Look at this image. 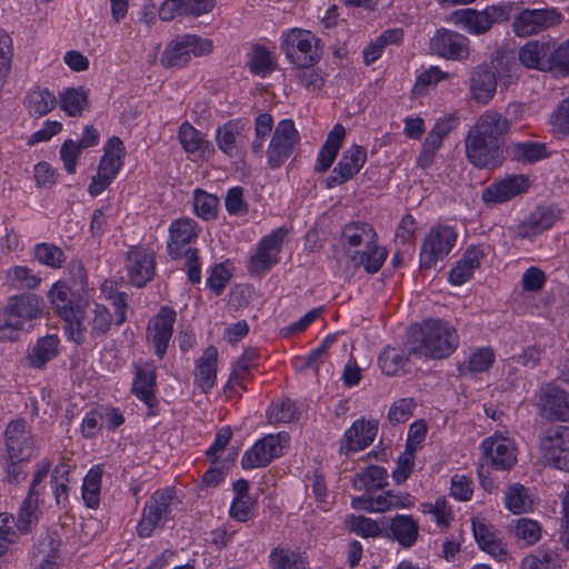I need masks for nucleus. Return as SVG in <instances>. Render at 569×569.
<instances>
[{"mask_svg": "<svg viewBox=\"0 0 569 569\" xmlns=\"http://www.w3.org/2000/svg\"><path fill=\"white\" fill-rule=\"evenodd\" d=\"M458 126L459 117L456 113H445L438 117L429 131V152L439 150L443 141Z\"/></svg>", "mask_w": 569, "mask_h": 569, "instance_id": "nucleus-38", "label": "nucleus"}, {"mask_svg": "<svg viewBox=\"0 0 569 569\" xmlns=\"http://www.w3.org/2000/svg\"><path fill=\"white\" fill-rule=\"evenodd\" d=\"M510 154L512 160L523 164L536 163L549 157L546 143L531 140L513 142L510 147Z\"/></svg>", "mask_w": 569, "mask_h": 569, "instance_id": "nucleus-36", "label": "nucleus"}, {"mask_svg": "<svg viewBox=\"0 0 569 569\" xmlns=\"http://www.w3.org/2000/svg\"><path fill=\"white\" fill-rule=\"evenodd\" d=\"M378 422L376 420L358 419L347 429L341 440L340 452L348 455L350 451H359L370 446L377 435Z\"/></svg>", "mask_w": 569, "mask_h": 569, "instance_id": "nucleus-21", "label": "nucleus"}, {"mask_svg": "<svg viewBox=\"0 0 569 569\" xmlns=\"http://www.w3.org/2000/svg\"><path fill=\"white\" fill-rule=\"evenodd\" d=\"M348 526L350 531L357 532L365 538H376L382 532L375 520L365 516H350L348 519Z\"/></svg>", "mask_w": 569, "mask_h": 569, "instance_id": "nucleus-58", "label": "nucleus"}, {"mask_svg": "<svg viewBox=\"0 0 569 569\" xmlns=\"http://www.w3.org/2000/svg\"><path fill=\"white\" fill-rule=\"evenodd\" d=\"M82 149L71 139L66 140L60 148V158L68 173L76 172L79 156Z\"/></svg>", "mask_w": 569, "mask_h": 569, "instance_id": "nucleus-63", "label": "nucleus"}, {"mask_svg": "<svg viewBox=\"0 0 569 569\" xmlns=\"http://www.w3.org/2000/svg\"><path fill=\"white\" fill-rule=\"evenodd\" d=\"M4 436L8 459L30 460L34 452V441L24 419L11 421Z\"/></svg>", "mask_w": 569, "mask_h": 569, "instance_id": "nucleus-17", "label": "nucleus"}, {"mask_svg": "<svg viewBox=\"0 0 569 569\" xmlns=\"http://www.w3.org/2000/svg\"><path fill=\"white\" fill-rule=\"evenodd\" d=\"M102 470L100 467L91 468L83 479L82 497L89 508L99 506V493L101 487Z\"/></svg>", "mask_w": 569, "mask_h": 569, "instance_id": "nucleus-49", "label": "nucleus"}, {"mask_svg": "<svg viewBox=\"0 0 569 569\" xmlns=\"http://www.w3.org/2000/svg\"><path fill=\"white\" fill-rule=\"evenodd\" d=\"M506 507L513 513L519 515L530 509L531 500L526 488L520 483L509 487L505 497Z\"/></svg>", "mask_w": 569, "mask_h": 569, "instance_id": "nucleus-52", "label": "nucleus"}, {"mask_svg": "<svg viewBox=\"0 0 569 569\" xmlns=\"http://www.w3.org/2000/svg\"><path fill=\"white\" fill-rule=\"evenodd\" d=\"M562 21V16L553 8L523 9L513 19L516 36L527 38L545 31Z\"/></svg>", "mask_w": 569, "mask_h": 569, "instance_id": "nucleus-8", "label": "nucleus"}, {"mask_svg": "<svg viewBox=\"0 0 569 569\" xmlns=\"http://www.w3.org/2000/svg\"><path fill=\"white\" fill-rule=\"evenodd\" d=\"M219 198L208 193L201 189L194 190L193 210L198 217L204 220L214 219L217 217Z\"/></svg>", "mask_w": 569, "mask_h": 569, "instance_id": "nucleus-50", "label": "nucleus"}, {"mask_svg": "<svg viewBox=\"0 0 569 569\" xmlns=\"http://www.w3.org/2000/svg\"><path fill=\"white\" fill-rule=\"evenodd\" d=\"M112 316L110 311L102 305H96L93 309V316L90 318L84 325L82 321V335L88 330L91 338H98L104 336L111 326ZM84 341V337L82 336V343Z\"/></svg>", "mask_w": 569, "mask_h": 569, "instance_id": "nucleus-46", "label": "nucleus"}, {"mask_svg": "<svg viewBox=\"0 0 569 569\" xmlns=\"http://www.w3.org/2000/svg\"><path fill=\"white\" fill-rule=\"evenodd\" d=\"M419 536L418 522L410 516H396L391 519L387 537L396 540L401 547L410 548Z\"/></svg>", "mask_w": 569, "mask_h": 569, "instance_id": "nucleus-30", "label": "nucleus"}, {"mask_svg": "<svg viewBox=\"0 0 569 569\" xmlns=\"http://www.w3.org/2000/svg\"><path fill=\"white\" fill-rule=\"evenodd\" d=\"M60 339L57 335H47L39 338L26 356L28 367L42 369L59 355Z\"/></svg>", "mask_w": 569, "mask_h": 569, "instance_id": "nucleus-29", "label": "nucleus"}, {"mask_svg": "<svg viewBox=\"0 0 569 569\" xmlns=\"http://www.w3.org/2000/svg\"><path fill=\"white\" fill-rule=\"evenodd\" d=\"M495 361V352L491 348H479L468 359L467 368L471 373L487 371Z\"/></svg>", "mask_w": 569, "mask_h": 569, "instance_id": "nucleus-57", "label": "nucleus"}, {"mask_svg": "<svg viewBox=\"0 0 569 569\" xmlns=\"http://www.w3.org/2000/svg\"><path fill=\"white\" fill-rule=\"evenodd\" d=\"M213 49L212 41L197 34H183L172 40L162 53L160 62L166 68H182L191 56L209 54Z\"/></svg>", "mask_w": 569, "mask_h": 569, "instance_id": "nucleus-4", "label": "nucleus"}, {"mask_svg": "<svg viewBox=\"0 0 569 569\" xmlns=\"http://www.w3.org/2000/svg\"><path fill=\"white\" fill-rule=\"evenodd\" d=\"M507 132L508 124L502 119V114L496 110H487L480 116L468 133L502 144L501 139Z\"/></svg>", "mask_w": 569, "mask_h": 569, "instance_id": "nucleus-27", "label": "nucleus"}, {"mask_svg": "<svg viewBox=\"0 0 569 569\" xmlns=\"http://www.w3.org/2000/svg\"><path fill=\"white\" fill-rule=\"evenodd\" d=\"M346 137V129L342 124L337 123L329 132L326 142L318 154L315 170L317 172H326L333 163Z\"/></svg>", "mask_w": 569, "mask_h": 569, "instance_id": "nucleus-31", "label": "nucleus"}, {"mask_svg": "<svg viewBox=\"0 0 569 569\" xmlns=\"http://www.w3.org/2000/svg\"><path fill=\"white\" fill-rule=\"evenodd\" d=\"M156 371L153 368L139 367L132 385V393L142 400L149 408H153L158 401L154 396Z\"/></svg>", "mask_w": 569, "mask_h": 569, "instance_id": "nucleus-34", "label": "nucleus"}, {"mask_svg": "<svg viewBox=\"0 0 569 569\" xmlns=\"http://www.w3.org/2000/svg\"><path fill=\"white\" fill-rule=\"evenodd\" d=\"M23 330V323L20 319H12L4 317L0 312V341L2 342H14L20 339Z\"/></svg>", "mask_w": 569, "mask_h": 569, "instance_id": "nucleus-59", "label": "nucleus"}, {"mask_svg": "<svg viewBox=\"0 0 569 569\" xmlns=\"http://www.w3.org/2000/svg\"><path fill=\"white\" fill-rule=\"evenodd\" d=\"M289 435L279 432L277 435H267L258 440L241 459L243 469H253L268 466L274 458L282 453V448L288 443Z\"/></svg>", "mask_w": 569, "mask_h": 569, "instance_id": "nucleus-10", "label": "nucleus"}, {"mask_svg": "<svg viewBox=\"0 0 569 569\" xmlns=\"http://www.w3.org/2000/svg\"><path fill=\"white\" fill-rule=\"evenodd\" d=\"M176 497L173 488L167 487L154 491L147 500L142 518L137 526L138 536L149 538L158 527H163L169 519L171 505Z\"/></svg>", "mask_w": 569, "mask_h": 569, "instance_id": "nucleus-5", "label": "nucleus"}, {"mask_svg": "<svg viewBox=\"0 0 569 569\" xmlns=\"http://www.w3.org/2000/svg\"><path fill=\"white\" fill-rule=\"evenodd\" d=\"M319 39L310 31L291 29L281 43L287 59L298 68H311L320 59Z\"/></svg>", "mask_w": 569, "mask_h": 569, "instance_id": "nucleus-2", "label": "nucleus"}, {"mask_svg": "<svg viewBox=\"0 0 569 569\" xmlns=\"http://www.w3.org/2000/svg\"><path fill=\"white\" fill-rule=\"evenodd\" d=\"M518 4L510 1H501L487 6L482 10L472 8L459 9L450 14V21L472 36H482L491 30L495 24L508 21Z\"/></svg>", "mask_w": 569, "mask_h": 569, "instance_id": "nucleus-1", "label": "nucleus"}, {"mask_svg": "<svg viewBox=\"0 0 569 569\" xmlns=\"http://www.w3.org/2000/svg\"><path fill=\"white\" fill-rule=\"evenodd\" d=\"M387 478L388 472L385 468L371 465L356 475L353 486L358 490L363 489L370 493L386 487Z\"/></svg>", "mask_w": 569, "mask_h": 569, "instance_id": "nucleus-39", "label": "nucleus"}, {"mask_svg": "<svg viewBox=\"0 0 569 569\" xmlns=\"http://www.w3.org/2000/svg\"><path fill=\"white\" fill-rule=\"evenodd\" d=\"M127 269L130 282L142 288L150 282L156 272V256L142 247H131L127 252Z\"/></svg>", "mask_w": 569, "mask_h": 569, "instance_id": "nucleus-16", "label": "nucleus"}, {"mask_svg": "<svg viewBox=\"0 0 569 569\" xmlns=\"http://www.w3.org/2000/svg\"><path fill=\"white\" fill-rule=\"evenodd\" d=\"M177 313L170 307H162L148 327L147 339L152 343L154 353L162 359L167 352L173 332Z\"/></svg>", "mask_w": 569, "mask_h": 569, "instance_id": "nucleus-19", "label": "nucleus"}, {"mask_svg": "<svg viewBox=\"0 0 569 569\" xmlns=\"http://www.w3.org/2000/svg\"><path fill=\"white\" fill-rule=\"evenodd\" d=\"M481 448L487 461L497 470H509L517 462L516 447L508 438H488Z\"/></svg>", "mask_w": 569, "mask_h": 569, "instance_id": "nucleus-22", "label": "nucleus"}, {"mask_svg": "<svg viewBox=\"0 0 569 569\" xmlns=\"http://www.w3.org/2000/svg\"><path fill=\"white\" fill-rule=\"evenodd\" d=\"M430 49L442 58L462 61L470 54L469 39L458 32L440 29L429 41Z\"/></svg>", "mask_w": 569, "mask_h": 569, "instance_id": "nucleus-15", "label": "nucleus"}, {"mask_svg": "<svg viewBox=\"0 0 569 569\" xmlns=\"http://www.w3.org/2000/svg\"><path fill=\"white\" fill-rule=\"evenodd\" d=\"M169 231L168 253L172 259H179L188 249L186 247L197 237L196 222L189 218L179 219L171 223Z\"/></svg>", "mask_w": 569, "mask_h": 569, "instance_id": "nucleus-26", "label": "nucleus"}, {"mask_svg": "<svg viewBox=\"0 0 569 569\" xmlns=\"http://www.w3.org/2000/svg\"><path fill=\"white\" fill-rule=\"evenodd\" d=\"M466 154L470 163L479 169H496L505 160L502 144L468 133L465 141Z\"/></svg>", "mask_w": 569, "mask_h": 569, "instance_id": "nucleus-11", "label": "nucleus"}, {"mask_svg": "<svg viewBox=\"0 0 569 569\" xmlns=\"http://www.w3.org/2000/svg\"><path fill=\"white\" fill-rule=\"evenodd\" d=\"M549 42L529 41L519 51L520 62L532 69H548L550 60Z\"/></svg>", "mask_w": 569, "mask_h": 569, "instance_id": "nucleus-33", "label": "nucleus"}, {"mask_svg": "<svg viewBox=\"0 0 569 569\" xmlns=\"http://www.w3.org/2000/svg\"><path fill=\"white\" fill-rule=\"evenodd\" d=\"M457 232L450 226L438 224L429 230V269L443 261L457 242Z\"/></svg>", "mask_w": 569, "mask_h": 569, "instance_id": "nucleus-25", "label": "nucleus"}, {"mask_svg": "<svg viewBox=\"0 0 569 569\" xmlns=\"http://www.w3.org/2000/svg\"><path fill=\"white\" fill-rule=\"evenodd\" d=\"M352 507L368 512H385L392 508H407L412 505L409 495H395L392 491L373 496L372 492L352 499Z\"/></svg>", "mask_w": 569, "mask_h": 569, "instance_id": "nucleus-24", "label": "nucleus"}, {"mask_svg": "<svg viewBox=\"0 0 569 569\" xmlns=\"http://www.w3.org/2000/svg\"><path fill=\"white\" fill-rule=\"evenodd\" d=\"M179 141L187 152H196L202 149L204 143L202 133L189 122H183L179 129Z\"/></svg>", "mask_w": 569, "mask_h": 569, "instance_id": "nucleus-54", "label": "nucleus"}, {"mask_svg": "<svg viewBox=\"0 0 569 569\" xmlns=\"http://www.w3.org/2000/svg\"><path fill=\"white\" fill-rule=\"evenodd\" d=\"M459 345L456 328L440 318L429 317V359L441 360L451 356Z\"/></svg>", "mask_w": 569, "mask_h": 569, "instance_id": "nucleus-12", "label": "nucleus"}, {"mask_svg": "<svg viewBox=\"0 0 569 569\" xmlns=\"http://www.w3.org/2000/svg\"><path fill=\"white\" fill-rule=\"evenodd\" d=\"M472 532L478 546H486L491 541L498 539L496 530L486 519L472 518L471 520Z\"/></svg>", "mask_w": 569, "mask_h": 569, "instance_id": "nucleus-61", "label": "nucleus"}, {"mask_svg": "<svg viewBox=\"0 0 569 569\" xmlns=\"http://www.w3.org/2000/svg\"><path fill=\"white\" fill-rule=\"evenodd\" d=\"M69 293L70 288L66 283L57 282L51 287L49 298L56 306L59 315L64 319L72 340L80 343L82 341V328L86 329L82 326L83 311L80 306H73Z\"/></svg>", "mask_w": 569, "mask_h": 569, "instance_id": "nucleus-9", "label": "nucleus"}, {"mask_svg": "<svg viewBox=\"0 0 569 569\" xmlns=\"http://www.w3.org/2000/svg\"><path fill=\"white\" fill-rule=\"evenodd\" d=\"M40 311V299L33 293H23L9 298L7 305L1 310L4 317L20 319L23 325L27 320L37 318Z\"/></svg>", "mask_w": 569, "mask_h": 569, "instance_id": "nucleus-28", "label": "nucleus"}, {"mask_svg": "<svg viewBox=\"0 0 569 569\" xmlns=\"http://www.w3.org/2000/svg\"><path fill=\"white\" fill-rule=\"evenodd\" d=\"M69 472L70 468L67 463H59L53 469L51 475V486L56 498V503L59 507H66V501L68 500Z\"/></svg>", "mask_w": 569, "mask_h": 569, "instance_id": "nucleus-51", "label": "nucleus"}, {"mask_svg": "<svg viewBox=\"0 0 569 569\" xmlns=\"http://www.w3.org/2000/svg\"><path fill=\"white\" fill-rule=\"evenodd\" d=\"M56 96L48 89L34 90L27 96L29 113L34 117H42L54 109L57 104Z\"/></svg>", "mask_w": 569, "mask_h": 569, "instance_id": "nucleus-47", "label": "nucleus"}, {"mask_svg": "<svg viewBox=\"0 0 569 569\" xmlns=\"http://www.w3.org/2000/svg\"><path fill=\"white\" fill-rule=\"evenodd\" d=\"M345 243L350 247H359L361 243L370 246L377 240L373 227L367 222L355 221L347 223L341 232Z\"/></svg>", "mask_w": 569, "mask_h": 569, "instance_id": "nucleus-42", "label": "nucleus"}, {"mask_svg": "<svg viewBox=\"0 0 569 569\" xmlns=\"http://www.w3.org/2000/svg\"><path fill=\"white\" fill-rule=\"evenodd\" d=\"M34 259L52 269H59L66 261V254L62 249L53 243H38L33 248Z\"/></svg>", "mask_w": 569, "mask_h": 569, "instance_id": "nucleus-48", "label": "nucleus"}, {"mask_svg": "<svg viewBox=\"0 0 569 569\" xmlns=\"http://www.w3.org/2000/svg\"><path fill=\"white\" fill-rule=\"evenodd\" d=\"M412 359H408V353L403 349L395 347H386L378 358V363L381 371L387 376H398L400 372H406V366Z\"/></svg>", "mask_w": 569, "mask_h": 569, "instance_id": "nucleus-41", "label": "nucleus"}, {"mask_svg": "<svg viewBox=\"0 0 569 569\" xmlns=\"http://www.w3.org/2000/svg\"><path fill=\"white\" fill-rule=\"evenodd\" d=\"M248 64L250 71L254 74L264 76L273 70L270 52L260 44L252 47V53Z\"/></svg>", "mask_w": 569, "mask_h": 569, "instance_id": "nucleus-55", "label": "nucleus"}, {"mask_svg": "<svg viewBox=\"0 0 569 569\" xmlns=\"http://www.w3.org/2000/svg\"><path fill=\"white\" fill-rule=\"evenodd\" d=\"M403 351L408 359H421L427 357V320L412 323L406 333Z\"/></svg>", "mask_w": 569, "mask_h": 569, "instance_id": "nucleus-35", "label": "nucleus"}, {"mask_svg": "<svg viewBox=\"0 0 569 569\" xmlns=\"http://www.w3.org/2000/svg\"><path fill=\"white\" fill-rule=\"evenodd\" d=\"M551 132L558 137H569V98L563 99L549 117Z\"/></svg>", "mask_w": 569, "mask_h": 569, "instance_id": "nucleus-53", "label": "nucleus"}, {"mask_svg": "<svg viewBox=\"0 0 569 569\" xmlns=\"http://www.w3.org/2000/svg\"><path fill=\"white\" fill-rule=\"evenodd\" d=\"M548 69L561 74H569V39L557 48L551 44Z\"/></svg>", "mask_w": 569, "mask_h": 569, "instance_id": "nucleus-56", "label": "nucleus"}, {"mask_svg": "<svg viewBox=\"0 0 569 569\" xmlns=\"http://www.w3.org/2000/svg\"><path fill=\"white\" fill-rule=\"evenodd\" d=\"M558 553L550 548H538L523 558L521 569H559Z\"/></svg>", "mask_w": 569, "mask_h": 569, "instance_id": "nucleus-44", "label": "nucleus"}, {"mask_svg": "<svg viewBox=\"0 0 569 569\" xmlns=\"http://www.w3.org/2000/svg\"><path fill=\"white\" fill-rule=\"evenodd\" d=\"M537 407L547 421H569V393L556 385H547L541 390Z\"/></svg>", "mask_w": 569, "mask_h": 569, "instance_id": "nucleus-14", "label": "nucleus"}, {"mask_svg": "<svg viewBox=\"0 0 569 569\" xmlns=\"http://www.w3.org/2000/svg\"><path fill=\"white\" fill-rule=\"evenodd\" d=\"M529 186L527 176L509 174L485 188L481 198L486 203H502L526 192Z\"/></svg>", "mask_w": 569, "mask_h": 569, "instance_id": "nucleus-20", "label": "nucleus"}, {"mask_svg": "<svg viewBox=\"0 0 569 569\" xmlns=\"http://www.w3.org/2000/svg\"><path fill=\"white\" fill-rule=\"evenodd\" d=\"M497 90V76L492 67L483 63L475 67L469 78L471 98L479 104H487Z\"/></svg>", "mask_w": 569, "mask_h": 569, "instance_id": "nucleus-23", "label": "nucleus"}, {"mask_svg": "<svg viewBox=\"0 0 569 569\" xmlns=\"http://www.w3.org/2000/svg\"><path fill=\"white\" fill-rule=\"evenodd\" d=\"M271 561L278 569H302V561L299 560L298 556L292 552H288L283 549H274L271 552Z\"/></svg>", "mask_w": 569, "mask_h": 569, "instance_id": "nucleus-64", "label": "nucleus"}, {"mask_svg": "<svg viewBox=\"0 0 569 569\" xmlns=\"http://www.w3.org/2000/svg\"><path fill=\"white\" fill-rule=\"evenodd\" d=\"M367 161V150L361 146H352L343 151L337 166L326 180L327 188L343 184L353 178Z\"/></svg>", "mask_w": 569, "mask_h": 569, "instance_id": "nucleus-18", "label": "nucleus"}, {"mask_svg": "<svg viewBox=\"0 0 569 569\" xmlns=\"http://www.w3.org/2000/svg\"><path fill=\"white\" fill-rule=\"evenodd\" d=\"M387 250L377 244V240L370 246H366L363 251H355L351 261L355 266H363L368 273H376L383 264L387 258Z\"/></svg>", "mask_w": 569, "mask_h": 569, "instance_id": "nucleus-40", "label": "nucleus"}, {"mask_svg": "<svg viewBox=\"0 0 569 569\" xmlns=\"http://www.w3.org/2000/svg\"><path fill=\"white\" fill-rule=\"evenodd\" d=\"M59 104L69 117H79L88 106V93L83 87L67 88L59 93Z\"/></svg>", "mask_w": 569, "mask_h": 569, "instance_id": "nucleus-43", "label": "nucleus"}, {"mask_svg": "<svg viewBox=\"0 0 569 569\" xmlns=\"http://www.w3.org/2000/svg\"><path fill=\"white\" fill-rule=\"evenodd\" d=\"M246 123L241 119L229 120L216 131L218 148L229 157L237 154V137L244 130Z\"/></svg>", "mask_w": 569, "mask_h": 569, "instance_id": "nucleus-37", "label": "nucleus"}, {"mask_svg": "<svg viewBox=\"0 0 569 569\" xmlns=\"http://www.w3.org/2000/svg\"><path fill=\"white\" fill-rule=\"evenodd\" d=\"M300 142V134L291 119L279 121L272 132L267 150V162L271 169L281 167Z\"/></svg>", "mask_w": 569, "mask_h": 569, "instance_id": "nucleus-7", "label": "nucleus"}, {"mask_svg": "<svg viewBox=\"0 0 569 569\" xmlns=\"http://www.w3.org/2000/svg\"><path fill=\"white\" fill-rule=\"evenodd\" d=\"M557 216L555 211L550 208L540 207L532 211L527 220V222L522 226L523 229H528L525 231V236H536L541 233L542 231L552 227L556 222Z\"/></svg>", "mask_w": 569, "mask_h": 569, "instance_id": "nucleus-45", "label": "nucleus"}, {"mask_svg": "<svg viewBox=\"0 0 569 569\" xmlns=\"http://www.w3.org/2000/svg\"><path fill=\"white\" fill-rule=\"evenodd\" d=\"M124 153L126 150L121 139L116 136L111 137L104 147V154L99 162L97 176L92 177L88 188V192L92 197L102 193L113 181L123 164Z\"/></svg>", "mask_w": 569, "mask_h": 569, "instance_id": "nucleus-6", "label": "nucleus"}, {"mask_svg": "<svg viewBox=\"0 0 569 569\" xmlns=\"http://www.w3.org/2000/svg\"><path fill=\"white\" fill-rule=\"evenodd\" d=\"M227 211L232 216H240L248 212V203L243 200V188L233 187L228 190L224 198Z\"/></svg>", "mask_w": 569, "mask_h": 569, "instance_id": "nucleus-62", "label": "nucleus"}, {"mask_svg": "<svg viewBox=\"0 0 569 569\" xmlns=\"http://www.w3.org/2000/svg\"><path fill=\"white\" fill-rule=\"evenodd\" d=\"M51 468L50 460H43L37 468L27 497L23 499L17 520L19 531L27 533L31 526L38 521L39 516V490L38 486L48 476Z\"/></svg>", "mask_w": 569, "mask_h": 569, "instance_id": "nucleus-13", "label": "nucleus"}, {"mask_svg": "<svg viewBox=\"0 0 569 569\" xmlns=\"http://www.w3.org/2000/svg\"><path fill=\"white\" fill-rule=\"evenodd\" d=\"M539 450L549 466L569 472V427L555 425L538 437Z\"/></svg>", "mask_w": 569, "mask_h": 569, "instance_id": "nucleus-3", "label": "nucleus"}, {"mask_svg": "<svg viewBox=\"0 0 569 569\" xmlns=\"http://www.w3.org/2000/svg\"><path fill=\"white\" fill-rule=\"evenodd\" d=\"M415 407L413 399L401 398L398 399L390 408L388 412V419L390 423L398 425L406 422L411 416Z\"/></svg>", "mask_w": 569, "mask_h": 569, "instance_id": "nucleus-60", "label": "nucleus"}, {"mask_svg": "<svg viewBox=\"0 0 569 569\" xmlns=\"http://www.w3.org/2000/svg\"><path fill=\"white\" fill-rule=\"evenodd\" d=\"M217 361L218 349L214 346H209L197 361L194 371L196 383L203 392L210 390L216 382Z\"/></svg>", "mask_w": 569, "mask_h": 569, "instance_id": "nucleus-32", "label": "nucleus"}]
</instances>
